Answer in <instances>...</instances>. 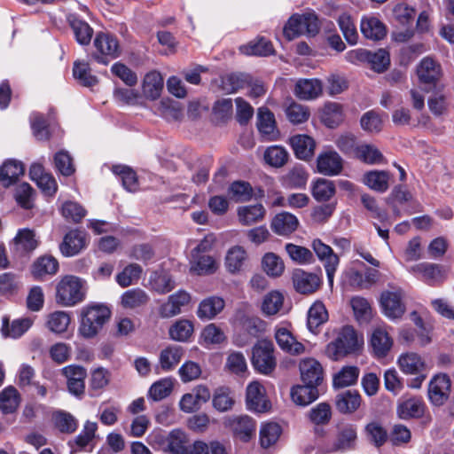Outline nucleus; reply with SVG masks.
Instances as JSON below:
<instances>
[{
  "mask_svg": "<svg viewBox=\"0 0 454 454\" xmlns=\"http://www.w3.org/2000/svg\"><path fill=\"white\" fill-rule=\"evenodd\" d=\"M354 317L360 324L369 323L373 316L372 307L368 299L355 295L349 301Z\"/></svg>",
  "mask_w": 454,
  "mask_h": 454,
  "instance_id": "c03bdc74",
  "label": "nucleus"
},
{
  "mask_svg": "<svg viewBox=\"0 0 454 454\" xmlns=\"http://www.w3.org/2000/svg\"><path fill=\"white\" fill-rule=\"evenodd\" d=\"M417 74L424 84H435L442 75L441 66L432 58H424L417 67Z\"/></svg>",
  "mask_w": 454,
  "mask_h": 454,
  "instance_id": "473e14b6",
  "label": "nucleus"
},
{
  "mask_svg": "<svg viewBox=\"0 0 454 454\" xmlns=\"http://www.w3.org/2000/svg\"><path fill=\"white\" fill-rule=\"evenodd\" d=\"M400 371L405 375L420 374L427 372V364L418 353L408 351L402 353L396 361Z\"/></svg>",
  "mask_w": 454,
  "mask_h": 454,
  "instance_id": "dca6fc26",
  "label": "nucleus"
},
{
  "mask_svg": "<svg viewBox=\"0 0 454 454\" xmlns=\"http://www.w3.org/2000/svg\"><path fill=\"white\" fill-rule=\"evenodd\" d=\"M345 118L343 106L337 102H327L324 105L320 119L328 128L333 129L340 125Z\"/></svg>",
  "mask_w": 454,
  "mask_h": 454,
  "instance_id": "f704fd0d",
  "label": "nucleus"
},
{
  "mask_svg": "<svg viewBox=\"0 0 454 454\" xmlns=\"http://www.w3.org/2000/svg\"><path fill=\"white\" fill-rule=\"evenodd\" d=\"M63 374L67 380V387L71 394L80 396L84 393L86 370L78 365H69L63 369Z\"/></svg>",
  "mask_w": 454,
  "mask_h": 454,
  "instance_id": "393cba45",
  "label": "nucleus"
},
{
  "mask_svg": "<svg viewBox=\"0 0 454 454\" xmlns=\"http://www.w3.org/2000/svg\"><path fill=\"white\" fill-rule=\"evenodd\" d=\"M301 380L305 384L319 386L324 379L321 364L313 357L302 358L299 363Z\"/></svg>",
  "mask_w": 454,
  "mask_h": 454,
  "instance_id": "f3484780",
  "label": "nucleus"
},
{
  "mask_svg": "<svg viewBox=\"0 0 454 454\" xmlns=\"http://www.w3.org/2000/svg\"><path fill=\"white\" fill-rule=\"evenodd\" d=\"M71 323V316L67 311L56 310L50 313L46 317V327L56 334H62L67 332Z\"/></svg>",
  "mask_w": 454,
  "mask_h": 454,
  "instance_id": "09e8293b",
  "label": "nucleus"
},
{
  "mask_svg": "<svg viewBox=\"0 0 454 454\" xmlns=\"http://www.w3.org/2000/svg\"><path fill=\"white\" fill-rule=\"evenodd\" d=\"M257 127L260 133L270 141L278 138L279 132L277 129L275 116L266 107H260L257 114Z\"/></svg>",
  "mask_w": 454,
  "mask_h": 454,
  "instance_id": "a878e982",
  "label": "nucleus"
},
{
  "mask_svg": "<svg viewBox=\"0 0 454 454\" xmlns=\"http://www.w3.org/2000/svg\"><path fill=\"white\" fill-rule=\"evenodd\" d=\"M352 158L368 165L380 164L384 159L383 154L374 145L367 143H359Z\"/></svg>",
  "mask_w": 454,
  "mask_h": 454,
  "instance_id": "79ce46f5",
  "label": "nucleus"
},
{
  "mask_svg": "<svg viewBox=\"0 0 454 454\" xmlns=\"http://www.w3.org/2000/svg\"><path fill=\"white\" fill-rule=\"evenodd\" d=\"M148 294L141 288H133L126 291L121 296L122 307L129 309H134L145 306L149 301Z\"/></svg>",
  "mask_w": 454,
  "mask_h": 454,
  "instance_id": "864d4df0",
  "label": "nucleus"
},
{
  "mask_svg": "<svg viewBox=\"0 0 454 454\" xmlns=\"http://www.w3.org/2000/svg\"><path fill=\"white\" fill-rule=\"evenodd\" d=\"M225 301L220 296H209L203 299L198 306L196 315L204 320H212L224 309Z\"/></svg>",
  "mask_w": 454,
  "mask_h": 454,
  "instance_id": "c85d7f7f",
  "label": "nucleus"
},
{
  "mask_svg": "<svg viewBox=\"0 0 454 454\" xmlns=\"http://www.w3.org/2000/svg\"><path fill=\"white\" fill-rule=\"evenodd\" d=\"M163 89V78L159 72L148 73L142 83L143 96L149 100H156L160 98Z\"/></svg>",
  "mask_w": 454,
  "mask_h": 454,
  "instance_id": "ea45409f",
  "label": "nucleus"
},
{
  "mask_svg": "<svg viewBox=\"0 0 454 454\" xmlns=\"http://www.w3.org/2000/svg\"><path fill=\"white\" fill-rule=\"evenodd\" d=\"M285 250L289 258L296 264L306 265L312 263L314 261L312 252L305 247L286 243Z\"/></svg>",
  "mask_w": 454,
  "mask_h": 454,
  "instance_id": "680f3d73",
  "label": "nucleus"
},
{
  "mask_svg": "<svg viewBox=\"0 0 454 454\" xmlns=\"http://www.w3.org/2000/svg\"><path fill=\"white\" fill-rule=\"evenodd\" d=\"M225 340L223 330L215 324H209L201 331L199 343L205 348H210L223 343Z\"/></svg>",
  "mask_w": 454,
  "mask_h": 454,
  "instance_id": "5fc2aeb1",
  "label": "nucleus"
},
{
  "mask_svg": "<svg viewBox=\"0 0 454 454\" xmlns=\"http://www.w3.org/2000/svg\"><path fill=\"white\" fill-rule=\"evenodd\" d=\"M381 313L390 321L403 318L406 312L404 292L401 287L389 285L380 293L379 300Z\"/></svg>",
  "mask_w": 454,
  "mask_h": 454,
  "instance_id": "423d86ee",
  "label": "nucleus"
},
{
  "mask_svg": "<svg viewBox=\"0 0 454 454\" xmlns=\"http://www.w3.org/2000/svg\"><path fill=\"white\" fill-rule=\"evenodd\" d=\"M188 439L186 434L180 429H174L168 434L165 452L171 454H188L186 448Z\"/></svg>",
  "mask_w": 454,
  "mask_h": 454,
  "instance_id": "603ef678",
  "label": "nucleus"
},
{
  "mask_svg": "<svg viewBox=\"0 0 454 454\" xmlns=\"http://www.w3.org/2000/svg\"><path fill=\"white\" fill-rule=\"evenodd\" d=\"M360 31L369 40L380 41L387 35L385 24L372 14L364 15L360 21Z\"/></svg>",
  "mask_w": 454,
  "mask_h": 454,
  "instance_id": "4be33fe9",
  "label": "nucleus"
},
{
  "mask_svg": "<svg viewBox=\"0 0 454 454\" xmlns=\"http://www.w3.org/2000/svg\"><path fill=\"white\" fill-rule=\"evenodd\" d=\"M247 258V254L245 248L241 246L231 247L225 255V267L227 270L232 274L238 273L242 270V267Z\"/></svg>",
  "mask_w": 454,
  "mask_h": 454,
  "instance_id": "3c124183",
  "label": "nucleus"
},
{
  "mask_svg": "<svg viewBox=\"0 0 454 454\" xmlns=\"http://www.w3.org/2000/svg\"><path fill=\"white\" fill-rule=\"evenodd\" d=\"M287 151L280 145L269 146L263 154L265 162L274 168L283 167L288 160Z\"/></svg>",
  "mask_w": 454,
  "mask_h": 454,
  "instance_id": "338daca9",
  "label": "nucleus"
},
{
  "mask_svg": "<svg viewBox=\"0 0 454 454\" xmlns=\"http://www.w3.org/2000/svg\"><path fill=\"white\" fill-rule=\"evenodd\" d=\"M34 320L31 317H22L15 319L9 325L6 317L3 318L2 333L5 337L13 339L22 336L33 325Z\"/></svg>",
  "mask_w": 454,
  "mask_h": 454,
  "instance_id": "49530a36",
  "label": "nucleus"
},
{
  "mask_svg": "<svg viewBox=\"0 0 454 454\" xmlns=\"http://www.w3.org/2000/svg\"><path fill=\"white\" fill-rule=\"evenodd\" d=\"M96 51L95 60L102 65H108L112 59L120 56V44L116 37L107 33H98L94 39Z\"/></svg>",
  "mask_w": 454,
  "mask_h": 454,
  "instance_id": "0eeeda50",
  "label": "nucleus"
},
{
  "mask_svg": "<svg viewBox=\"0 0 454 454\" xmlns=\"http://www.w3.org/2000/svg\"><path fill=\"white\" fill-rule=\"evenodd\" d=\"M293 282L295 290L301 294H312L316 292L322 283L321 278L314 273L296 270L293 274Z\"/></svg>",
  "mask_w": 454,
  "mask_h": 454,
  "instance_id": "5701e85b",
  "label": "nucleus"
},
{
  "mask_svg": "<svg viewBox=\"0 0 454 454\" xmlns=\"http://www.w3.org/2000/svg\"><path fill=\"white\" fill-rule=\"evenodd\" d=\"M318 30L317 16L314 12L308 11L303 13L293 14L283 27V35L288 41H292L301 35L313 36L317 34Z\"/></svg>",
  "mask_w": 454,
  "mask_h": 454,
  "instance_id": "20e7f679",
  "label": "nucleus"
},
{
  "mask_svg": "<svg viewBox=\"0 0 454 454\" xmlns=\"http://www.w3.org/2000/svg\"><path fill=\"white\" fill-rule=\"evenodd\" d=\"M332 340L325 347V355L333 361L356 353L364 344L363 336H359L351 325L333 328L326 333Z\"/></svg>",
  "mask_w": 454,
  "mask_h": 454,
  "instance_id": "f257e3e1",
  "label": "nucleus"
},
{
  "mask_svg": "<svg viewBox=\"0 0 454 454\" xmlns=\"http://www.w3.org/2000/svg\"><path fill=\"white\" fill-rule=\"evenodd\" d=\"M24 174V166L20 161L8 160L0 167V184L4 188L14 184Z\"/></svg>",
  "mask_w": 454,
  "mask_h": 454,
  "instance_id": "c9c22d12",
  "label": "nucleus"
},
{
  "mask_svg": "<svg viewBox=\"0 0 454 454\" xmlns=\"http://www.w3.org/2000/svg\"><path fill=\"white\" fill-rule=\"evenodd\" d=\"M357 428L356 425L345 424L340 427L336 439L333 442L325 443L320 447L324 453L335 451H345L354 448L357 438Z\"/></svg>",
  "mask_w": 454,
  "mask_h": 454,
  "instance_id": "1a4fd4ad",
  "label": "nucleus"
},
{
  "mask_svg": "<svg viewBox=\"0 0 454 454\" xmlns=\"http://www.w3.org/2000/svg\"><path fill=\"white\" fill-rule=\"evenodd\" d=\"M193 332V323L189 319L180 318L170 325L168 329V335L173 340L186 342L192 336Z\"/></svg>",
  "mask_w": 454,
  "mask_h": 454,
  "instance_id": "de8ad7c7",
  "label": "nucleus"
},
{
  "mask_svg": "<svg viewBox=\"0 0 454 454\" xmlns=\"http://www.w3.org/2000/svg\"><path fill=\"white\" fill-rule=\"evenodd\" d=\"M323 93V82L317 78H303L296 81L294 94L301 100L310 101Z\"/></svg>",
  "mask_w": 454,
  "mask_h": 454,
  "instance_id": "2eb2a0df",
  "label": "nucleus"
},
{
  "mask_svg": "<svg viewBox=\"0 0 454 454\" xmlns=\"http://www.w3.org/2000/svg\"><path fill=\"white\" fill-rule=\"evenodd\" d=\"M38 243L35 231L28 228L20 229L12 240L13 250L20 254L32 252Z\"/></svg>",
  "mask_w": 454,
  "mask_h": 454,
  "instance_id": "e433bc0d",
  "label": "nucleus"
},
{
  "mask_svg": "<svg viewBox=\"0 0 454 454\" xmlns=\"http://www.w3.org/2000/svg\"><path fill=\"white\" fill-rule=\"evenodd\" d=\"M218 269L216 260L208 254L191 255L190 271L198 276L214 274Z\"/></svg>",
  "mask_w": 454,
  "mask_h": 454,
  "instance_id": "4c0bfd02",
  "label": "nucleus"
},
{
  "mask_svg": "<svg viewBox=\"0 0 454 454\" xmlns=\"http://www.w3.org/2000/svg\"><path fill=\"white\" fill-rule=\"evenodd\" d=\"M265 215L266 210L260 203L240 206L237 208L239 223L243 226H250L262 221Z\"/></svg>",
  "mask_w": 454,
  "mask_h": 454,
  "instance_id": "72a5a7b5",
  "label": "nucleus"
},
{
  "mask_svg": "<svg viewBox=\"0 0 454 454\" xmlns=\"http://www.w3.org/2000/svg\"><path fill=\"white\" fill-rule=\"evenodd\" d=\"M86 246V234L79 230H72L65 235L59 250L64 256L72 257L78 254Z\"/></svg>",
  "mask_w": 454,
  "mask_h": 454,
  "instance_id": "a211bd4d",
  "label": "nucleus"
},
{
  "mask_svg": "<svg viewBox=\"0 0 454 454\" xmlns=\"http://www.w3.org/2000/svg\"><path fill=\"white\" fill-rule=\"evenodd\" d=\"M337 22L346 41L351 45L356 44L358 34L351 14L348 12H341L337 18Z\"/></svg>",
  "mask_w": 454,
  "mask_h": 454,
  "instance_id": "13d9d810",
  "label": "nucleus"
},
{
  "mask_svg": "<svg viewBox=\"0 0 454 454\" xmlns=\"http://www.w3.org/2000/svg\"><path fill=\"white\" fill-rule=\"evenodd\" d=\"M285 295L278 290H271L263 295L260 310L264 317H273L284 312Z\"/></svg>",
  "mask_w": 454,
  "mask_h": 454,
  "instance_id": "b1692460",
  "label": "nucleus"
},
{
  "mask_svg": "<svg viewBox=\"0 0 454 454\" xmlns=\"http://www.w3.org/2000/svg\"><path fill=\"white\" fill-rule=\"evenodd\" d=\"M370 343L377 357H384L391 350L394 340L386 325H379L372 330Z\"/></svg>",
  "mask_w": 454,
  "mask_h": 454,
  "instance_id": "412c9836",
  "label": "nucleus"
},
{
  "mask_svg": "<svg viewBox=\"0 0 454 454\" xmlns=\"http://www.w3.org/2000/svg\"><path fill=\"white\" fill-rule=\"evenodd\" d=\"M264 272L271 278L280 277L285 270V263L280 256L274 253H266L262 259Z\"/></svg>",
  "mask_w": 454,
  "mask_h": 454,
  "instance_id": "052dcab7",
  "label": "nucleus"
},
{
  "mask_svg": "<svg viewBox=\"0 0 454 454\" xmlns=\"http://www.w3.org/2000/svg\"><path fill=\"white\" fill-rule=\"evenodd\" d=\"M246 401L248 410L254 412H266L271 407L270 402L266 396L265 387L257 380L247 385Z\"/></svg>",
  "mask_w": 454,
  "mask_h": 454,
  "instance_id": "ddd939ff",
  "label": "nucleus"
},
{
  "mask_svg": "<svg viewBox=\"0 0 454 454\" xmlns=\"http://www.w3.org/2000/svg\"><path fill=\"white\" fill-rule=\"evenodd\" d=\"M252 364L254 369L262 374H270L275 369L276 358L272 342L261 340L254 345Z\"/></svg>",
  "mask_w": 454,
  "mask_h": 454,
  "instance_id": "6e6552de",
  "label": "nucleus"
},
{
  "mask_svg": "<svg viewBox=\"0 0 454 454\" xmlns=\"http://www.w3.org/2000/svg\"><path fill=\"white\" fill-rule=\"evenodd\" d=\"M362 396L356 390H345L339 393L335 397V406L342 414H352L361 406Z\"/></svg>",
  "mask_w": 454,
  "mask_h": 454,
  "instance_id": "cd10ccee",
  "label": "nucleus"
},
{
  "mask_svg": "<svg viewBox=\"0 0 454 454\" xmlns=\"http://www.w3.org/2000/svg\"><path fill=\"white\" fill-rule=\"evenodd\" d=\"M224 424L231 430L234 437L243 442H249L254 436L255 422L247 415L229 417Z\"/></svg>",
  "mask_w": 454,
  "mask_h": 454,
  "instance_id": "f8f14e48",
  "label": "nucleus"
},
{
  "mask_svg": "<svg viewBox=\"0 0 454 454\" xmlns=\"http://www.w3.org/2000/svg\"><path fill=\"white\" fill-rule=\"evenodd\" d=\"M317 387L313 384L295 385L290 391L291 399L298 406H308L319 397Z\"/></svg>",
  "mask_w": 454,
  "mask_h": 454,
  "instance_id": "c756f323",
  "label": "nucleus"
},
{
  "mask_svg": "<svg viewBox=\"0 0 454 454\" xmlns=\"http://www.w3.org/2000/svg\"><path fill=\"white\" fill-rule=\"evenodd\" d=\"M239 51L242 54L247 56H269L274 53L272 43L265 38H259L247 44L241 45Z\"/></svg>",
  "mask_w": 454,
  "mask_h": 454,
  "instance_id": "bf43d9fd",
  "label": "nucleus"
},
{
  "mask_svg": "<svg viewBox=\"0 0 454 454\" xmlns=\"http://www.w3.org/2000/svg\"><path fill=\"white\" fill-rule=\"evenodd\" d=\"M111 317V309L104 303L90 302L80 310L78 334L83 339H93Z\"/></svg>",
  "mask_w": 454,
  "mask_h": 454,
  "instance_id": "f03ea898",
  "label": "nucleus"
},
{
  "mask_svg": "<svg viewBox=\"0 0 454 454\" xmlns=\"http://www.w3.org/2000/svg\"><path fill=\"white\" fill-rule=\"evenodd\" d=\"M149 286L157 294H165L175 288L176 283L168 271L160 270H155L151 274L149 278Z\"/></svg>",
  "mask_w": 454,
  "mask_h": 454,
  "instance_id": "a19ab883",
  "label": "nucleus"
},
{
  "mask_svg": "<svg viewBox=\"0 0 454 454\" xmlns=\"http://www.w3.org/2000/svg\"><path fill=\"white\" fill-rule=\"evenodd\" d=\"M390 174L385 170H370L364 174L362 182L372 191L385 192L389 187Z\"/></svg>",
  "mask_w": 454,
  "mask_h": 454,
  "instance_id": "58836bf2",
  "label": "nucleus"
},
{
  "mask_svg": "<svg viewBox=\"0 0 454 454\" xmlns=\"http://www.w3.org/2000/svg\"><path fill=\"white\" fill-rule=\"evenodd\" d=\"M282 434L281 427L275 422H266L262 424L259 432L260 445L263 449L274 446Z\"/></svg>",
  "mask_w": 454,
  "mask_h": 454,
  "instance_id": "8fccbe9b",
  "label": "nucleus"
},
{
  "mask_svg": "<svg viewBox=\"0 0 454 454\" xmlns=\"http://www.w3.org/2000/svg\"><path fill=\"white\" fill-rule=\"evenodd\" d=\"M275 340L278 347L290 355L299 356L306 351L305 346L295 339L289 327L286 325L276 326Z\"/></svg>",
  "mask_w": 454,
  "mask_h": 454,
  "instance_id": "4468645a",
  "label": "nucleus"
},
{
  "mask_svg": "<svg viewBox=\"0 0 454 454\" xmlns=\"http://www.w3.org/2000/svg\"><path fill=\"white\" fill-rule=\"evenodd\" d=\"M85 293L84 281L75 276H65L57 284L56 302L63 307H73L84 300Z\"/></svg>",
  "mask_w": 454,
  "mask_h": 454,
  "instance_id": "39448f33",
  "label": "nucleus"
},
{
  "mask_svg": "<svg viewBox=\"0 0 454 454\" xmlns=\"http://www.w3.org/2000/svg\"><path fill=\"white\" fill-rule=\"evenodd\" d=\"M409 272L418 278L433 286L444 278V271L442 266L435 263L421 262L409 268Z\"/></svg>",
  "mask_w": 454,
  "mask_h": 454,
  "instance_id": "aec40b11",
  "label": "nucleus"
},
{
  "mask_svg": "<svg viewBox=\"0 0 454 454\" xmlns=\"http://www.w3.org/2000/svg\"><path fill=\"white\" fill-rule=\"evenodd\" d=\"M59 268L58 261L52 256H42L38 258L31 267V274L35 279H40L46 275H53Z\"/></svg>",
  "mask_w": 454,
  "mask_h": 454,
  "instance_id": "6e6d98bb",
  "label": "nucleus"
},
{
  "mask_svg": "<svg viewBox=\"0 0 454 454\" xmlns=\"http://www.w3.org/2000/svg\"><path fill=\"white\" fill-rule=\"evenodd\" d=\"M359 372L360 371L356 366L348 365L342 367L333 377V387L340 388L356 384Z\"/></svg>",
  "mask_w": 454,
  "mask_h": 454,
  "instance_id": "0e129e2a",
  "label": "nucleus"
},
{
  "mask_svg": "<svg viewBox=\"0 0 454 454\" xmlns=\"http://www.w3.org/2000/svg\"><path fill=\"white\" fill-rule=\"evenodd\" d=\"M343 168V160L338 153L325 151L321 153L317 159V170L325 176H337Z\"/></svg>",
  "mask_w": 454,
  "mask_h": 454,
  "instance_id": "6ab92c4d",
  "label": "nucleus"
},
{
  "mask_svg": "<svg viewBox=\"0 0 454 454\" xmlns=\"http://www.w3.org/2000/svg\"><path fill=\"white\" fill-rule=\"evenodd\" d=\"M451 380L445 373H438L432 377L427 388L428 399L432 404H444L450 395Z\"/></svg>",
  "mask_w": 454,
  "mask_h": 454,
  "instance_id": "9d476101",
  "label": "nucleus"
},
{
  "mask_svg": "<svg viewBox=\"0 0 454 454\" xmlns=\"http://www.w3.org/2000/svg\"><path fill=\"white\" fill-rule=\"evenodd\" d=\"M289 144L298 159L308 160L313 157L316 142L311 137L305 134L295 135L290 137Z\"/></svg>",
  "mask_w": 454,
  "mask_h": 454,
  "instance_id": "bb28decb",
  "label": "nucleus"
},
{
  "mask_svg": "<svg viewBox=\"0 0 454 454\" xmlns=\"http://www.w3.org/2000/svg\"><path fill=\"white\" fill-rule=\"evenodd\" d=\"M20 403L18 390L13 387H7L0 392V410L4 413H12L17 410Z\"/></svg>",
  "mask_w": 454,
  "mask_h": 454,
  "instance_id": "e2e57ef3",
  "label": "nucleus"
},
{
  "mask_svg": "<svg viewBox=\"0 0 454 454\" xmlns=\"http://www.w3.org/2000/svg\"><path fill=\"white\" fill-rule=\"evenodd\" d=\"M286 119L294 125H299L306 122L310 117L309 106L292 100L284 108Z\"/></svg>",
  "mask_w": 454,
  "mask_h": 454,
  "instance_id": "4d7b16f0",
  "label": "nucleus"
},
{
  "mask_svg": "<svg viewBox=\"0 0 454 454\" xmlns=\"http://www.w3.org/2000/svg\"><path fill=\"white\" fill-rule=\"evenodd\" d=\"M184 350L180 346L171 345L160 353L159 364L162 371H172L181 361Z\"/></svg>",
  "mask_w": 454,
  "mask_h": 454,
  "instance_id": "37998d69",
  "label": "nucleus"
},
{
  "mask_svg": "<svg viewBox=\"0 0 454 454\" xmlns=\"http://www.w3.org/2000/svg\"><path fill=\"white\" fill-rule=\"evenodd\" d=\"M192 301V295L189 292L180 289L170 294L158 309L162 318L174 317L182 313L183 308L188 306Z\"/></svg>",
  "mask_w": 454,
  "mask_h": 454,
  "instance_id": "9b49d317",
  "label": "nucleus"
},
{
  "mask_svg": "<svg viewBox=\"0 0 454 454\" xmlns=\"http://www.w3.org/2000/svg\"><path fill=\"white\" fill-rule=\"evenodd\" d=\"M425 403L420 397L413 396L401 399L398 402L396 412L401 419L419 418L424 414Z\"/></svg>",
  "mask_w": 454,
  "mask_h": 454,
  "instance_id": "7c9ffc66",
  "label": "nucleus"
},
{
  "mask_svg": "<svg viewBox=\"0 0 454 454\" xmlns=\"http://www.w3.org/2000/svg\"><path fill=\"white\" fill-rule=\"evenodd\" d=\"M379 271L368 268L359 260L351 261L341 273L343 286L355 289H368L379 279Z\"/></svg>",
  "mask_w": 454,
  "mask_h": 454,
  "instance_id": "7ed1b4c3",
  "label": "nucleus"
},
{
  "mask_svg": "<svg viewBox=\"0 0 454 454\" xmlns=\"http://www.w3.org/2000/svg\"><path fill=\"white\" fill-rule=\"evenodd\" d=\"M174 387V382L171 378H163L155 381L149 388L148 398L154 402L160 401L168 397Z\"/></svg>",
  "mask_w": 454,
  "mask_h": 454,
  "instance_id": "774afa93",
  "label": "nucleus"
},
{
  "mask_svg": "<svg viewBox=\"0 0 454 454\" xmlns=\"http://www.w3.org/2000/svg\"><path fill=\"white\" fill-rule=\"evenodd\" d=\"M328 320V312L321 301H315L308 311L307 325L312 333H317L319 326Z\"/></svg>",
  "mask_w": 454,
  "mask_h": 454,
  "instance_id": "a18cd8bd",
  "label": "nucleus"
},
{
  "mask_svg": "<svg viewBox=\"0 0 454 454\" xmlns=\"http://www.w3.org/2000/svg\"><path fill=\"white\" fill-rule=\"evenodd\" d=\"M299 226L297 217L289 212L277 214L270 223L271 230L279 236H288Z\"/></svg>",
  "mask_w": 454,
  "mask_h": 454,
  "instance_id": "2f4dec72",
  "label": "nucleus"
},
{
  "mask_svg": "<svg viewBox=\"0 0 454 454\" xmlns=\"http://www.w3.org/2000/svg\"><path fill=\"white\" fill-rule=\"evenodd\" d=\"M142 272L143 269L139 264L130 263L116 275V282L121 287H128L138 282Z\"/></svg>",
  "mask_w": 454,
  "mask_h": 454,
  "instance_id": "69168bd1",
  "label": "nucleus"
}]
</instances>
